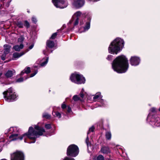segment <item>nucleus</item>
<instances>
[{"label": "nucleus", "instance_id": "12", "mask_svg": "<svg viewBox=\"0 0 160 160\" xmlns=\"http://www.w3.org/2000/svg\"><path fill=\"white\" fill-rule=\"evenodd\" d=\"M55 45L54 42L53 41L49 40L47 42V47L46 50L43 51V54L44 55H47L48 52H49V50L48 47L49 48H52L54 47Z\"/></svg>", "mask_w": 160, "mask_h": 160}, {"label": "nucleus", "instance_id": "23", "mask_svg": "<svg viewBox=\"0 0 160 160\" xmlns=\"http://www.w3.org/2000/svg\"><path fill=\"white\" fill-rule=\"evenodd\" d=\"M99 102L101 103V105H100V106H103V107H105L107 105V102L104 100L101 99L99 100Z\"/></svg>", "mask_w": 160, "mask_h": 160}, {"label": "nucleus", "instance_id": "5", "mask_svg": "<svg viewBox=\"0 0 160 160\" xmlns=\"http://www.w3.org/2000/svg\"><path fill=\"white\" fill-rule=\"evenodd\" d=\"M3 94L5 100L8 102L16 100L18 97L12 88H10L7 91L4 92Z\"/></svg>", "mask_w": 160, "mask_h": 160}, {"label": "nucleus", "instance_id": "13", "mask_svg": "<svg viewBox=\"0 0 160 160\" xmlns=\"http://www.w3.org/2000/svg\"><path fill=\"white\" fill-rule=\"evenodd\" d=\"M156 112V109L154 108H151L150 110V112L147 118V120L151 119L150 121L151 122H153L154 118H153L152 113H155Z\"/></svg>", "mask_w": 160, "mask_h": 160}, {"label": "nucleus", "instance_id": "22", "mask_svg": "<svg viewBox=\"0 0 160 160\" xmlns=\"http://www.w3.org/2000/svg\"><path fill=\"white\" fill-rule=\"evenodd\" d=\"M30 72V67H28L25 68L23 71H22L20 73V74L21 75H22L25 73L28 74Z\"/></svg>", "mask_w": 160, "mask_h": 160}, {"label": "nucleus", "instance_id": "6", "mask_svg": "<svg viewBox=\"0 0 160 160\" xmlns=\"http://www.w3.org/2000/svg\"><path fill=\"white\" fill-rule=\"evenodd\" d=\"M70 78L72 82L78 84L84 83L85 82V78L83 76L77 72L72 74Z\"/></svg>", "mask_w": 160, "mask_h": 160}, {"label": "nucleus", "instance_id": "31", "mask_svg": "<svg viewBox=\"0 0 160 160\" xmlns=\"http://www.w3.org/2000/svg\"><path fill=\"white\" fill-rule=\"evenodd\" d=\"M45 127L46 129H50L52 127L51 124L49 123L45 124Z\"/></svg>", "mask_w": 160, "mask_h": 160}, {"label": "nucleus", "instance_id": "19", "mask_svg": "<svg viewBox=\"0 0 160 160\" xmlns=\"http://www.w3.org/2000/svg\"><path fill=\"white\" fill-rule=\"evenodd\" d=\"M24 47L22 44H21L20 45H16L13 47V49L16 51H19L21 49H22Z\"/></svg>", "mask_w": 160, "mask_h": 160}, {"label": "nucleus", "instance_id": "45", "mask_svg": "<svg viewBox=\"0 0 160 160\" xmlns=\"http://www.w3.org/2000/svg\"><path fill=\"white\" fill-rule=\"evenodd\" d=\"M6 55L4 54L1 56V58L2 60H4L5 59Z\"/></svg>", "mask_w": 160, "mask_h": 160}, {"label": "nucleus", "instance_id": "43", "mask_svg": "<svg viewBox=\"0 0 160 160\" xmlns=\"http://www.w3.org/2000/svg\"><path fill=\"white\" fill-rule=\"evenodd\" d=\"M63 160H75V159L72 158L66 157Z\"/></svg>", "mask_w": 160, "mask_h": 160}, {"label": "nucleus", "instance_id": "4", "mask_svg": "<svg viewBox=\"0 0 160 160\" xmlns=\"http://www.w3.org/2000/svg\"><path fill=\"white\" fill-rule=\"evenodd\" d=\"M124 42L123 39L117 38L112 42L110 44L108 50L109 53L117 54L120 52L124 46Z\"/></svg>", "mask_w": 160, "mask_h": 160}, {"label": "nucleus", "instance_id": "36", "mask_svg": "<svg viewBox=\"0 0 160 160\" xmlns=\"http://www.w3.org/2000/svg\"><path fill=\"white\" fill-rule=\"evenodd\" d=\"M84 93V89H82L81 92L80 94V97L82 98L84 97V93Z\"/></svg>", "mask_w": 160, "mask_h": 160}, {"label": "nucleus", "instance_id": "49", "mask_svg": "<svg viewBox=\"0 0 160 160\" xmlns=\"http://www.w3.org/2000/svg\"><path fill=\"white\" fill-rule=\"evenodd\" d=\"M156 119L157 120V122L158 121V120H159V119L158 118H156Z\"/></svg>", "mask_w": 160, "mask_h": 160}, {"label": "nucleus", "instance_id": "27", "mask_svg": "<svg viewBox=\"0 0 160 160\" xmlns=\"http://www.w3.org/2000/svg\"><path fill=\"white\" fill-rule=\"evenodd\" d=\"M42 117L46 119H49L50 118L51 116L48 113L46 112L42 114Z\"/></svg>", "mask_w": 160, "mask_h": 160}, {"label": "nucleus", "instance_id": "39", "mask_svg": "<svg viewBox=\"0 0 160 160\" xmlns=\"http://www.w3.org/2000/svg\"><path fill=\"white\" fill-rule=\"evenodd\" d=\"M66 109H67V111L68 112H70L72 111L71 108L69 106L67 107Z\"/></svg>", "mask_w": 160, "mask_h": 160}, {"label": "nucleus", "instance_id": "3", "mask_svg": "<svg viewBox=\"0 0 160 160\" xmlns=\"http://www.w3.org/2000/svg\"><path fill=\"white\" fill-rule=\"evenodd\" d=\"M128 60L125 56L117 57L112 63V67L114 71L118 73L126 72L128 68Z\"/></svg>", "mask_w": 160, "mask_h": 160}, {"label": "nucleus", "instance_id": "30", "mask_svg": "<svg viewBox=\"0 0 160 160\" xmlns=\"http://www.w3.org/2000/svg\"><path fill=\"white\" fill-rule=\"evenodd\" d=\"M24 26H25V27H26L27 28H28L29 27V24L28 21H24Z\"/></svg>", "mask_w": 160, "mask_h": 160}, {"label": "nucleus", "instance_id": "8", "mask_svg": "<svg viewBox=\"0 0 160 160\" xmlns=\"http://www.w3.org/2000/svg\"><path fill=\"white\" fill-rule=\"evenodd\" d=\"M52 2L57 8H63L68 5L67 0H52Z\"/></svg>", "mask_w": 160, "mask_h": 160}, {"label": "nucleus", "instance_id": "11", "mask_svg": "<svg viewBox=\"0 0 160 160\" xmlns=\"http://www.w3.org/2000/svg\"><path fill=\"white\" fill-rule=\"evenodd\" d=\"M85 2V0H74L72 5L75 8H79L84 5Z\"/></svg>", "mask_w": 160, "mask_h": 160}, {"label": "nucleus", "instance_id": "7", "mask_svg": "<svg viewBox=\"0 0 160 160\" xmlns=\"http://www.w3.org/2000/svg\"><path fill=\"white\" fill-rule=\"evenodd\" d=\"M79 152V148L78 146L74 144H72L68 147L67 154L68 156L75 157L78 154Z\"/></svg>", "mask_w": 160, "mask_h": 160}, {"label": "nucleus", "instance_id": "26", "mask_svg": "<svg viewBox=\"0 0 160 160\" xmlns=\"http://www.w3.org/2000/svg\"><path fill=\"white\" fill-rule=\"evenodd\" d=\"M43 59L45 60V61L41 63L40 65L42 67L45 66L47 63L48 60V57H46L45 58H44Z\"/></svg>", "mask_w": 160, "mask_h": 160}, {"label": "nucleus", "instance_id": "33", "mask_svg": "<svg viewBox=\"0 0 160 160\" xmlns=\"http://www.w3.org/2000/svg\"><path fill=\"white\" fill-rule=\"evenodd\" d=\"M97 160H104V158L102 155H99L97 158Z\"/></svg>", "mask_w": 160, "mask_h": 160}, {"label": "nucleus", "instance_id": "29", "mask_svg": "<svg viewBox=\"0 0 160 160\" xmlns=\"http://www.w3.org/2000/svg\"><path fill=\"white\" fill-rule=\"evenodd\" d=\"M73 99L75 101H77L80 99V98L77 95H75L73 96Z\"/></svg>", "mask_w": 160, "mask_h": 160}, {"label": "nucleus", "instance_id": "37", "mask_svg": "<svg viewBox=\"0 0 160 160\" xmlns=\"http://www.w3.org/2000/svg\"><path fill=\"white\" fill-rule=\"evenodd\" d=\"M24 80L23 78H21L18 79H17L16 80V82H22Z\"/></svg>", "mask_w": 160, "mask_h": 160}, {"label": "nucleus", "instance_id": "2", "mask_svg": "<svg viewBox=\"0 0 160 160\" xmlns=\"http://www.w3.org/2000/svg\"><path fill=\"white\" fill-rule=\"evenodd\" d=\"M85 16V14L82 13L80 11H78L74 13L72 16V19L69 21L70 24L73 23L75 26L78 25L80 20L79 31L80 32H84L88 31L90 28V21L91 19V15L88 14L86 17L88 21L85 23L84 21L82 18Z\"/></svg>", "mask_w": 160, "mask_h": 160}, {"label": "nucleus", "instance_id": "35", "mask_svg": "<svg viewBox=\"0 0 160 160\" xmlns=\"http://www.w3.org/2000/svg\"><path fill=\"white\" fill-rule=\"evenodd\" d=\"M113 57V56L112 55H108L106 59L110 61L112 59Z\"/></svg>", "mask_w": 160, "mask_h": 160}, {"label": "nucleus", "instance_id": "21", "mask_svg": "<svg viewBox=\"0 0 160 160\" xmlns=\"http://www.w3.org/2000/svg\"><path fill=\"white\" fill-rule=\"evenodd\" d=\"M102 96L100 92H98L93 97V100L94 101H96L98 100H100L102 98Z\"/></svg>", "mask_w": 160, "mask_h": 160}, {"label": "nucleus", "instance_id": "1", "mask_svg": "<svg viewBox=\"0 0 160 160\" xmlns=\"http://www.w3.org/2000/svg\"><path fill=\"white\" fill-rule=\"evenodd\" d=\"M34 128L36 130H34L33 128L30 127L29 128L28 132L25 133L20 137L18 136V134L16 133L18 131V128L17 127H11L9 129L10 133L12 134L9 136V138L10 139V141L18 140H22L23 138L24 139V142H27L26 139L29 138L32 141L29 142V143H33L35 142L36 139L39 137V136L43 135V133L45 132V130L43 128L40 127L38 125H35Z\"/></svg>", "mask_w": 160, "mask_h": 160}, {"label": "nucleus", "instance_id": "53", "mask_svg": "<svg viewBox=\"0 0 160 160\" xmlns=\"http://www.w3.org/2000/svg\"><path fill=\"white\" fill-rule=\"evenodd\" d=\"M159 111H160V108H159Z\"/></svg>", "mask_w": 160, "mask_h": 160}, {"label": "nucleus", "instance_id": "10", "mask_svg": "<svg viewBox=\"0 0 160 160\" xmlns=\"http://www.w3.org/2000/svg\"><path fill=\"white\" fill-rule=\"evenodd\" d=\"M130 64L132 66H137L138 65L140 62V59L139 57L134 56L131 57L130 59Z\"/></svg>", "mask_w": 160, "mask_h": 160}, {"label": "nucleus", "instance_id": "47", "mask_svg": "<svg viewBox=\"0 0 160 160\" xmlns=\"http://www.w3.org/2000/svg\"><path fill=\"white\" fill-rule=\"evenodd\" d=\"M154 125L155 126H159V125H158V124L156 122H155Z\"/></svg>", "mask_w": 160, "mask_h": 160}, {"label": "nucleus", "instance_id": "9", "mask_svg": "<svg viewBox=\"0 0 160 160\" xmlns=\"http://www.w3.org/2000/svg\"><path fill=\"white\" fill-rule=\"evenodd\" d=\"M23 153L20 151H17L11 154V160H24Z\"/></svg>", "mask_w": 160, "mask_h": 160}, {"label": "nucleus", "instance_id": "50", "mask_svg": "<svg viewBox=\"0 0 160 160\" xmlns=\"http://www.w3.org/2000/svg\"><path fill=\"white\" fill-rule=\"evenodd\" d=\"M28 78H29V77H27L25 78V80H26L27 79H28Z\"/></svg>", "mask_w": 160, "mask_h": 160}, {"label": "nucleus", "instance_id": "18", "mask_svg": "<svg viewBox=\"0 0 160 160\" xmlns=\"http://www.w3.org/2000/svg\"><path fill=\"white\" fill-rule=\"evenodd\" d=\"M101 151L102 153L104 154H108L110 152L109 148L106 147H102L101 148Z\"/></svg>", "mask_w": 160, "mask_h": 160}, {"label": "nucleus", "instance_id": "25", "mask_svg": "<svg viewBox=\"0 0 160 160\" xmlns=\"http://www.w3.org/2000/svg\"><path fill=\"white\" fill-rule=\"evenodd\" d=\"M52 114L53 116L58 118H61V114L58 112L53 111L52 112Z\"/></svg>", "mask_w": 160, "mask_h": 160}, {"label": "nucleus", "instance_id": "41", "mask_svg": "<svg viewBox=\"0 0 160 160\" xmlns=\"http://www.w3.org/2000/svg\"><path fill=\"white\" fill-rule=\"evenodd\" d=\"M38 70L35 71L34 73H32L31 74L30 77H32L34 76L38 73Z\"/></svg>", "mask_w": 160, "mask_h": 160}, {"label": "nucleus", "instance_id": "15", "mask_svg": "<svg viewBox=\"0 0 160 160\" xmlns=\"http://www.w3.org/2000/svg\"><path fill=\"white\" fill-rule=\"evenodd\" d=\"M27 52V51H26L25 52H22L20 53H18L17 52H14L13 54V57L16 59L17 58H18L22 56Z\"/></svg>", "mask_w": 160, "mask_h": 160}, {"label": "nucleus", "instance_id": "34", "mask_svg": "<svg viewBox=\"0 0 160 160\" xmlns=\"http://www.w3.org/2000/svg\"><path fill=\"white\" fill-rule=\"evenodd\" d=\"M57 35V32H55V33H53L51 36L50 38H51L52 39H55L56 38Z\"/></svg>", "mask_w": 160, "mask_h": 160}, {"label": "nucleus", "instance_id": "32", "mask_svg": "<svg viewBox=\"0 0 160 160\" xmlns=\"http://www.w3.org/2000/svg\"><path fill=\"white\" fill-rule=\"evenodd\" d=\"M94 127L92 126L91 128H90L89 130L87 132L88 135L91 132H93L94 131Z\"/></svg>", "mask_w": 160, "mask_h": 160}, {"label": "nucleus", "instance_id": "14", "mask_svg": "<svg viewBox=\"0 0 160 160\" xmlns=\"http://www.w3.org/2000/svg\"><path fill=\"white\" fill-rule=\"evenodd\" d=\"M11 46L10 45L6 44L4 45V52L5 54H8L10 52Z\"/></svg>", "mask_w": 160, "mask_h": 160}, {"label": "nucleus", "instance_id": "52", "mask_svg": "<svg viewBox=\"0 0 160 160\" xmlns=\"http://www.w3.org/2000/svg\"><path fill=\"white\" fill-rule=\"evenodd\" d=\"M119 148L120 149H121V150L122 149V148Z\"/></svg>", "mask_w": 160, "mask_h": 160}, {"label": "nucleus", "instance_id": "17", "mask_svg": "<svg viewBox=\"0 0 160 160\" xmlns=\"http://www.w3.org/2000/svg\"><path fill=\"white\" fill-rule=\"evenodd\" d=\"M15 72L14 70H8L5 74V76L7 78L11 77L14 74Z\"/></svg>", "mask_w": 160, "mask_h": 160}, {"label": "nucleus", "instance_id": "44", "mask_svg": "<svg viewBox=\"0 0 160 160\" xmlns=\"http://www.w3.org/2000/svg\"><path fill=\"white\" fill-rule=\"evenodd\" d=\"M24 38L23 37H20L18 38V42H22L23 41Z\"/></svg>", "mask_w": 160, "mask_h": 160}, {"label": "nucleus", "instance_id": "24", "mask_svg": "<svg viewBox=\"0 0 160 160\" xmlns=\"http://www.w3.org/2000/svg\"><path fill=\"white\" fill-rule=\"evenodd\" d=\"M106 138L107 140H109L111 138V133L109 131L106 132L105 133Z\"/></svg>", "mask_w": 160, "mask_h": 160}, {"label": "nucleus", "instance_id": "38", "mask_svg": "<svg viewBox=\"0 0 160 160\" xmlns=\"http://www.w3.org/2000/svg\"><path fill=\"white\" fill-rule=\"evenodd\" d=\"M67 106L64 103V102H63V103L62 104L61 108L63 109H64L66 108H67Z\"/></svg>", "mask_w": 160, "mask_h": 160}, {"label": "nucleus", "instance_id": "20", "mask_svg": "<svg viewBox=\"0 0 160 160\" xmlns=\"http://www.w3.org/2000/svg\"><path fill=\"white\" fill-rule=\"evenodd\" d=\"M16 24L18 28H22L24 27V21L18 20L16 22Z\"/></svg>", "mask_w": 160, "mask_h": 160}, {"label": "nucleus", "instance_id": "54", "mask_svg": "<svg viewBox=\"0 0 160 160\" xmlns=\"http://www.w3.org/2000/svg\"><path fill=\"white\" fill-rule=\"evenodd\" d=\"M52 52V51H51V52Z\"/></svg>", "mask_w": 160, "mask_h": 160}, {"label": "nucleus", "instance_id": "16", "mask_svg": "<svg viewBox=\"0 0 160 160\" xmlns=\"http://www.w3.org/2000/svg\"><path fill=\"white\" fill-rule=\"evenodd\" d=\"M11 0H1L0 4L3 5L6 7H8L10 4Z\"/></svg>", "mask_w": 160, "mask_h": 160}, {"label": "nucleus", "instance_id": "28", "mask_svg": "<svg viewBox=\"0 0 160 160\" xmlns=\"http://www.w3.org/2000/svg\"><path fill=\"white\" fill-rule=\"evenodd\" d=\"M4 140L3 139L0 140V152L2 150V146L4 145Z\"/></svg>", "mask_w": 160, "mask_h": 160}, {"label": "nucleus", "instance_id": "42", "mask_svg": "<svg viewBox=\"0 0 160 160\" xmlns=\"http://www.w3.org/2000/svg\"><path fill=\"white\" fill-rule=\"evenodd\" d=\"M88 141H89V138L88 136L87 137V138H86V142L87 143L88 147L89 145V143L88 142Z\"/></svg>", "mask_w": 160, "mask_h": 160}, {"label": "nucleus", "instance_id": "46", "mask_svg": "<svg viewBox=\"0 0 160 160\" xmlns=\"http://www.w3.org/2000/svg\"><path fill=\"white\" fill-rule=\"evenodd\" d=\"M34 45L32 44L29 47V50H28L27 51H28L29 50H30L32 49Z\"/></svg>", "mask_w": 160, "mask_h": 160}, {"label": "nucleus", "instance_id": "51", "mask_svg": "<svg viewBox=\"0 0 160 160\" xmlns=\"http://www.w3.org/2000/svg\"><path fill=\"white\" fill-rule=\"evenodd\" d=\"M7 160V159H4H4H1V160Z\"/></svg>", "mask_w": 160, "mask_h": 160}, {"label": "nucleus", "instance_id": "48", "mask_svg": "<svg viewBox=\"0 0 160 160\" xmlns=\"http://www.w3.org/2000/svg\"><path fill=\"white\" fill-rule=\"evenodd\" d=\"M55 134V133L54 132V131H53V132H52V134H49V135H50V136H51V135H53V134Z\"/></svg>", "mask_w": 160, "mask_h": 160}, {"label": "nucleus", "instance_id": "40", "mask_svg": "<svg viewBox=\"0 0 160 160\" xmlns=\"http://www.w3.org/2000/svg\"><path fill=\"white\" fill-rule=\"evenodd\" d=\"M32 21L34 23H36L37 22V19L34 17H33L32 18Z\"/></svg>", "mask_w": 160, "mask_h": 160}]
</instances>
